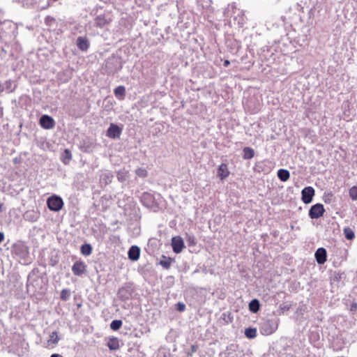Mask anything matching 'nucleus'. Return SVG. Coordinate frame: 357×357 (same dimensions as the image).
<instances>
[{
	"instance_id": "1",
	"label": "nucleus",
	"mask_w": 357,
	"mask_h": 357,
	"mask_svg": "<svg viewBox=\"0 0 357 357\" xmlns=\"http://www.w3.org/2000/svg\"><path fill=\"white\" fill-rule=\"evenodd\" d=\"M12 254L21 264H27L31 262L29 247L22 241H17L13 245Z\"/></svg>"
},
{
	"instance_id": "2",
	"label": "nucleus",
	"mask_w": 357,
	"mask_h": 357,
	"mask_svg": "<svg viewBox=\"0 0 357 357\" xmlns=\"http://www.w3.org/2000/svg\"><path fill=\"white\" fill-rule=\"evenodd\" d=\"M225 15H227V17H229L230 19L232 18L234 24L236 23L240 27L244 25L247 20L244 12L237 9L234 4L228 5L227 10L225 12ZM229 23H231V20H229Z\"/></svg>"
},
{
	"instance_id": "3",
	"label": "nucleus",
	"mask_w": 357,
	"mask_h": 357,
	"mask_svg": "<svg viewBox=\"0 0 357 357\" xmlns=\"http://www.w3.org/2000/svg\"><path fill=\"white\" fill-rule=\"evenodd\" d=\"M279 325V319H271L264 320L259 326V330L262 335H270L275 332Z\"/></svg>"
},
{
	"instance_id": "4",
	"label": "nucleus",
	"mask_w": 357,
	"mask_h": 357,
	"mask_svg": "<svg viewBox=\"0 0 357 357\" xmlns=\"http://www.w3.org/2000/svg\"><path fill=\"white\" fill-rule=\"evenodd\" d=\"M133 293L134 287L132 284L128 282L119 289L116 296L119 300L127 301L132 297Z\"/></svg>"
},
{
	"instance_id": "5",
	"label": "nucleus",
	"mask_w": 357,
	"mask_h": 357,
	"mask_svg": "<svg viewBox=\"0 0 357 357\" xmlns=\"http://www.w3.org/2000/svg\"><path fill=\"white\" fill-rule=\"evenodd\" d=\"M63 204L64 203L62 198L56 195L50 196L47 200V206L52 211L58 212L61 211Z\"/></svg>"
},
{
	"instance_id": "6",
	"label": "nucleus",
	"mask_w": 357,
	"mask_h": 357,
	"mask_svg": "<svg viewBox=\"0 0 357 357\" xmlns=\"http://www.w3.org/2000/svg\"><path fill=\"white\" fill-rule=\"evenodd\" d=\"M141 202L144 206L149 208H154L157 206L155 199L150 192H144L141 197Z\"/></svg>"
},
{
	"instance_id": "7",
	"label": "nucleus",
	"mask_w": 357,
	"mask_h": 357,
	"mask_svg": "<svg viewBox=\"0 0 357 357\" xmlns=\"http://www.w3.org/2000/svg\"><path fill=\"white\" fill-rule=\"evenodd\" d=\"M123 128L114 123H110L107 130L106 135L111 139H119L122 133Z\"/></svg>"
},
{
	"instance_id": "8",
	"label": "nucleus",
	"mask_w": 357,
	"mask_h": 357,
	"mask_svg": "<svg viewBox=\"0 0 357 357\" xmlns=\"http://www.w3.org/2000/svg\"><path fill=\"white\" fill-rule=\"evenodd\" d=\"M325 212L323 204H316L311 206L308 215L312 219H317L322 216Z\"/></svg>"
},
{
	"instance_id": "9",
	"label": "nucleus",
	"mask_w": 357,
	"mask_h": 357,
	"mask_svg": "<svg viewBox=\"0 0 357 357\" xmlns=\"http://www.w3.org/2000/svg\"><path fill=\"white\" fill-rule=\"evenodd\" d=\"M39 123L43 128L46 130L52 129L55 126L54 119L47 114H43L41 116L39 120Z\"/></svg>"
},
{
	"instance_id": "10",
	"label": "nucleus",
	"mask_w": 357,
	"mask_h": 357,
	"mask_svg": "<svg viewBox=\"0 0 357 357\" xmlns=\"http://www.w3.org/2000/svg\"><path fill=\"white\" fill-rule=\"evenodd\" d=\"M86 264L82 260H77L72 266V271L76 276H81L86 271Z\"/></svg>"
},
{
	"instance_id": "11",
	"label": "nucleus",
	"mask_w": 357,
	"mask_h": 357,
	"mask_svg": "<svg viewBox=\"0 0 357 357\" xmlns=\"http://www.w3.org/2000/svg\"><path fill=\"white\" fill-rule=\"evenodd\" d=\"M314 189L311 186L304 188L301 191V199L303 203H311L313 196L314 195Z\"/></svg>"
},
{
	"instance_id": "12",
	"label": "nucleus",
	"mask_w": 357,
	"mask_h": 357,
	"mask_svg": "<svg viewBox=\"0 0 357 357\" xmlns=\"http://www.w3.org/2000/svg\"><path fill=\"white\" fill-rule=\"evenodd\" d=\"M172 247L173 251L178 254L181 252L184 248V242L181 236H174L172 238Z\"/></svg>"
},
{
	"instance_id": "13",
	"label": "nucleus",
	"mask_w": 357,
	"mask_h": 357,
	"mask_svg": "<svg viewBox=\"0 0 357 357\" xmlns=\"http://www.w3.org/2000/svg\"><path fill=\"white\" fill-rule=\"evenodd\" d=\"M76 45L79 50L86 52L90 47V42L86 36H79L76 40Z\"/></svg>"
},
{
	"instance_id": "14",
	"label": "nucleus",
	"mask_w": 357,
	"mask_h": 357,
	"mask_svg": "<svg viewBox=\"0 0 357 357\" xmlns=\"http://www.w3.org/2000/svg\"><path fill=\"white\" fill-rule=\"evenodd\" d=\"M315 259L318 264H324L327 260V251L324 248H319L314 254Z\"/></svg>"
},
{
	"instance_id": "15",
	"label": "nucleus",
	"mask_w": 357,
	"mask_h": 357,
	"mask_svg": "<svg viewBox=\"0 0 357 357\" xmlns=\"http://www.w3.org/2000/svg\"><path fill=\"white\" fill-rule=\"evenodd\" d=\"M17 86L14 84L11 79L6 80L4 83L0 84V96L4 91L8 93L13 92Z\"/></svg>"
},
{
	"instance_id": "16",
	"label": "nucleus",
	"mask_w": 357,
	"mask_h": 357,
	"mask_svg": "<svg viewBox=\"0 0 357 357\" xmlns=\"http://www.w3.org/2000/svg\"><path fill=\"white\" fill-rule=\"evenodd\" d=\"M111 20L105 14H100L96 16L94 20L95 25L98 27L102 28L110 22Z\"/></svg>"
},
{
	"instance_id": "17",
	"label": "nucleus",
	"mask_w": 357,
	"mask_h": 357,
	"mask_svg": "<svg viewBox=\"0 0 357 357\" xmlns=\"http://www.w3.org/2000/svg\"><path fill=\"white\" fill-rule=\"evenodd\" d=\"M140 256V248L137 245H132L128 252V259L135 261L139 259Z\"/></svg>"
},
{
	"instance_id": "18",
	"label": "nucleus",
	"mask_w": 357,
	"mask_h": 357,
	"mask_svg": "<svg viewBox=\"0 0 357 357\" xmlns=\"http://www.w3.org/2000/svg\"><path fill=\"white\" fill-rule=\"evenodd\" d=\"M24 218L26 220L34 222L38 220L39 218V213L34 211H26L24 215Z\"/></svg>"
},
{
	"instance_id": "19",
	"label": "nucleus",
	"mask_w": 357,
	"mask_h": 357,
	"mask_svg": "<svg viewBox=\"0 0 357 357\" xmlns=\"http://www.w3.org/2000/svg\"><path fill=\"white\" fill-rule=\"evenodd\" d=\"M113 174L110 172H105L101 174L100 180L102 183L108 185L112 183Z\"/></svg>"
},
{
	"instance_id": "20",
	"label": "nucleus",
	"mask_w": 357,
	"mask_h": 357,
	"mask_svg": "<svg viewBox=\"0 0 357 357\" xmlns=\"http://www.w3.org/2000/svg\"><path fill=\"white\" fill-rule=\"evenodd\" d=\"M107 346L112 351H115L119 348V340L117 337H110L107 342Z\"/></svg>"
},
{
	"instance_id": "21",
	"label": "nucleus",
	"mask_w": 357,
	"mask_h": 357,
	"mask_svg": "<svg viewBox=\"0 0 357 357\" xmlns=\"http://www.w3.org/2000/svg\"><path fill=\"white\" fill-rule=\"evenodd\" d=\"M72 160V153L68 149H65L61 155V160L64 165H68Z\"/></svg>"
},
{
	"instance_id": "22",
	"label": "nucleus",
	"mask_w": 357,
	"mask_h": 357,
	"mask_svg": "<svg viewBox=\"0 0 357 357\" xmlns=\"http://www.w3.org/2000/svg\"><path fill=\"white\" fill-rule=\"evenodd\" d=\"M115 96L119 100L124 99L126 95V88L123 86H119L114 90Z\"/></svg>"
},
{
	"instance_id": "23",
	"label": "nucleus",
	"mask_w": 357,
	"mask_h": 357,
	"mask_svg": "<svg viewBox=\"0 0 357 357\" xmlns=\"http://www.w3.org/2000/svg\"><path fill=\"white\" fill-rule=\"evenodd\" d=\"M277 174L279 179L283 182L287 181L290 177L289 172L284 169H280Z\"/></svg>"
},
{
	"instance_id": "24",
	"label": "nucleus",
	"mask_w": 357,
	"mask_h": 357,
	"mask_svg": "<svg viewBox=\"0 0 357 357\" xmlns=\"http://www.w3.org/2000/svg\"><path fill=\"white\" fill-rule=\"evenodd\" d=\"M255 155V151L250 147H245L243 149V158L245 160L252 159Z\"/></svg>"
},
{
	"instance_id": "25",
	"label": "nucleus",
	"mask_w": 357,
	"mask_h": 357,
	"mask_svg": "<svg viewBox=\"0 0 357 357\" xmlns=\"http://www.w3.org/2000/svg\"><path fill=\"white\" fill-rule=\"evenodd\" d=\"M260 303L257 299L252 300L249 303V310L253 312L256 313L259 310Z\"/></svg>"
},
{
	"instance_id": "26",
	"label": "nucleus",
	"mask_w": 357,
	"mask_h": 357,
	"mask_svg": "<svg viewBox=\"0 0 357 357\" xmlns=\"http://www.w3.org/2000/svg\"><path fill=\"white\" fill-rule=\"evenodd\" d=\"M172 261L173 259L172 258L162 255V259L160 261L159 264L164 268L169 269Z\"/></svg>"
},
{
	"instance_id": "27",
	"label": "nucleus",
	"mask_w": 357,
	"mask_h": 357,
	"mask_svg": "<svg viewBox=\"0 0 357 357\" xmlns=\"http://www.w3.org/2000/svg\"><path fill=\"white\" fill-rule=\"evenodd\" d=\"M185 238L188 246H194L197 244V239L192 233H186Z\"/></svg>"
},
{
	"instance_id": "28",
	"label": "nucleus",
	"mask_w": 357,
	"mask_h": 357,
	"mask_svg": "<svg viewBox=\"0 0 357 357\" xmlns=\"http://www.w3.org/2000/svg\"><path fill=\"white\" fill-rule=\"evenodd\" d=\"M81 253L84 256H89L93 250L92 246L89 243H84L81 246Z\"/></svg>"
},
{
	"instance_id": "29",
	"label": "nucleus",
	"mask_w": 357,
	"mask_h": 357,
	"mask_svg": "<svg viewBox=\"0 0 357 357\" xmlns=\"http://www.w3.org/2000/svg\"><path fill=\"white\" fill-rule=\"evenodd\" d=\"M0 25L1 26L2 30L6 29H9L10 30H14L15 29V26L10 20L0 21Z\"/></svg>"
},
{
	"instance_id": "30",
	"label": "nucleus",
	"mask_w": 357,
	"mask_h": 357,
	"mask_svg": "<svg viewBox=\"0 0 357 357\" xmlns=\"http://www.w3.org/2000/svg\"><path fill=\"white\" fill-rule=\"evenodd\" d=\"M245 335L248 338H255L257 336V330L255 328H248L245 331Z\"/></svg>"
},
{
	"instance_id": "31",
	"label": "nucleus",
	"mask_w": 357,
	"mask_h": 357,
	"mask_svg": "<svg viewBox=\"0 0 357 357\" xmlns=\"http://www.w3.org/2000/svg\"><path fill=\"white\" fill-rule=\"evenodd\" d=\"M344 234L347 240H352L355 236L354 231L349 227L344 229Z\"/></svg>"
},
{
	"instance_id": "32",
	"label": "nucleus",
	"mask_w": 357,
	"mask_h": 357,
	"mask_svg": "<svg viewBox=\"0 0 357 357\" xmlns=\"http://www.w3.org/2000/svg\"><path fill=\"white\" fill-rule=\"evenodd\" d=\"M122 321L119 319L113 320L110 324V328L114 331L119 330L122 326Z\"/></svg>"
},
{
	"instance_id": "33",
	"label": "nucleus",
	"mask_w": 357,
	"mask_h": 357,
	"mask_svg": "<svg viewBox=\"0 0 357 357\" xmlns=\"http://www.w3.org/2000/svg\"><path fill=\"white\" fill-rule=\"evenodd\" d=\"M70 297V291L68 289H63L60 295V298L62 301H68Z\"/></svg>"
},
{
	"instance_id": "34",
	"label": "nucleus",
	"mask_w": 357,
	"mask_h": 357,
	"mask_svg": "<svg viewBox=\"0 0 357 357\" xmlns=\"http://www.w3.org/2000/svg\"><path fill=\"white\" fill-rule=\"evenodd\" d=\"M349 197L353 201L357 200V185H354L349 189Z\"/></svg>"
},
{
	"instance_id": "35",
	"label": "nucleus",
	"mask_w": 357,
	"mask_h": 357,
	"mask_svg": "<svg viewBox=\"0 0 357 357\" xmlns=\"http://www.w3.org/2000/svg\"><path fill=\"white\" fill-rule=\"evenodd\" d=\"M117 178L120 182H124L127 178V172L125 170H119L117 172Z\"/></svg>"
},
{
	"instance_id": "36",
	"label": "nucleus",
	"mask_w": 357,
	"mask_h": 357,
	"mask_svg": "<svg viewBox=\"0 0 357 357\" xmlns=\"http://www.w3.org/2000/svg\"><path fill=\"white\" fill-rule=\"evenodd\" d=\"M48 342H52V344H54L58 343L59 337H58L57 333L56 331H54L50 334Z\"/></svg>"
},
{
	"instance_id": "37",
	"label": "nucleus",
	"mask_w": 357,
	"mask_h": 357,
	"mask_svg": "<svg viewBox=\"0 0 357 357\" xmlns=\"http://www.w3.org/2000/svg\"><path fill=\"white\" fill-rule=\"evenodd\" d=\"M137 176L144 178L147 175V171L144 168H138L135 170Z\"/></svg>"
},
{
	"instance_id": "38",
	"label": "nucleus",
	"mask_w": 357,
	"mask_h": 357,
	"mask_svg": "<svg viewBox=\"0 0 357 357\" xmlns=\"http://www.w3.org/2000/svg\"><path fill=\"white\" fill-rule=\"evenodd\" d=\"M176 309L179 312H183L185 310V305L183 303L178 302L176 304Z\"/></svg>"
},
{
	"instance_id": "39",
	"label": "nucleus",
	"mask_w": 357,
	"mask_h": 357,
	"mask_svg": "<svg viewBox=\"0 0 357 357\" xmlns=\"http://www.w3.org/2000/svg\"><path fill=\"white\" fill-rule=\"evenodd\" d=\"M237 348L236 345H231L230 349L234 351L233 353H231V357H238L237 354L236 353V349ZM229 349V347H227V350L228 351ZM230 355V353H228V356Z\"/></svg>"
},
{
	"instance_id": "40",
	"label": "nucleus",
	"mask_w": 357,
	"mask_h": 357,
	"mask_svg": "<svg viewBox=\"0 0 357 357\" xmlns=\"http://www.w3.org/2000/svg\"><path fill=\"white\" fill-rule=\"evenodd\" d=\"M218 176L221 181H223V163L219 165Z\"/></svg>"
},
{
	"instance_id": "41",
	"label": "nucleus",
	"mask_w": 357,
	"mask_h": 357,
	"mask_svg": "<svg viewBox=\"0 0 357 357\" xmlns=\"http://www.w3.org/2000/svg\"><path fill=\"white\" fill-rule=\"evenodd\" d=\"M197 349V347L196 345H192L191 347H190V349L189 351H187V356H192V354L196 352Z\"/></svg>"
},
{
	"instance_id": "42",
	"label": "nucleus",
	"mask_w": 357,
	"mask_h": 357,
	"mask_svg": "<svg viewBox=\"0 0 357 357\" xmlns=\"http://www.w3.org/2000/svg\"><path fill=\"white\" fill-rule=\"evenodd\" d=\"M349 310H350V312H351L354 314L356 313V311H357V303H352L351 306H350Z\"/></svg>"
},
{
	"instance_id": "43",
	"label": "nucleus",
	"mask_w": 357,
	"mask_h": 357,
	"mask_svg": "<svg viewBox=\"0 0 357 357\" xmlns=\"http://www.w3.org/2000/svg\"><path fill=\"white\" fill-rule=\"evenodd\" d=\"M3 239H4L3 234L0 231V243L3 241Z\"/></svg>"
},
{
	"instance_id": "44",
	"label": "nucleus",
	"mask_w": 357,
	"mask_h": 357,
	"mask_svg": "<svg viewBox=\"0 0 357 357\" xmlns=\"http://www.w3.org/2000/svg\"><path fill=\"white\" fill-rule=\"evenodd\" d=\"M50 357H63V356L58 354H52Z\"/></svg>"
},
{
	"instance_id": "45",
	"label": "nucleus",
	"mask_w": 357,
	"mask_h": 357,
	"mask_svg": "<svg viewBox=\"0 0 357 357\" xmlns=\"http://www.w3.org/2000/svg\"><path fill=\"white\" fill-rule=\"evenodd\" d=\"M229 64V61L227 59H225V67H227Z\"/></svg>"
},
{
	"instance_id": "46",
	"label": "nucleus",
	"mask_w": 357,
	"mask_h": 357,
	"mask_svg": "<svg viewBox=\"0 0 357 357\" xmlns=\"http://www.w3.org/2000/svg\"><path fill=\"white\" fill-rule=\"evenodd\" d=\"M228 175H229V172H228V171H226V170L225 169V174H224L225 178H226Z\"/></svg>"
},
{
	"instance_id": "47",
	"label": "nucleus",
	"mask_w": 357,
	"mask_h": 357,
	"mask_svg": "<svg viewBox=\"0 0 357 357\" xmlns=\"http://www.w3.org/2000/svg\"><path fill=\"white\" fill-rule=\"evenodd\" d=\"M1 211H2V204H0V212H1Z\"/></svg>"
},
{
	"instance_id": "48",
	"label": "nucleus",
	"mask_w": 357,
	"mask_h": 357,
	"mask_svg": "<svg viewBox=\"0 0 357 357\" xmlns=\"http://www.w3.org/2000/svg\"><path fill=\"white\" fill-rule=\"evenodd\" d=\"M0 112H2V108L1 107H0Z\"/></svg>"
}]
</instances>
